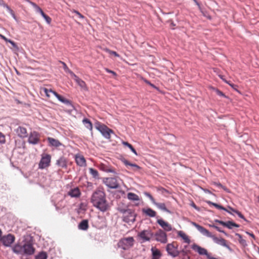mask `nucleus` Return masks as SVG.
Returning <instances> with one entry per match:
<instances>
[{
    "label": "nucleus",
    "mask_w": 259,
    "mask_h": 259,
    "mask_svg": "<svg viewBox=\"0 0 259 259\" xmlns=\"http://www.w3.org/2000/svg\"><path fill=\"white\" fill-rule=\"evenodd\" d=\"M103 182L108 187L111 189H116L119 187V184L115 178H105Z\"/></svg>",
    "instance_id": "9d476101"
},
{
    "label": "nucleus",
    "mask_w": 259,
    "mask_h": 259,
    "mask_svg": "<svg viewBox=\"0 0 259 259\" xmlns=\"http://www.w3.org/2000/svg\"><path fill=\"white\" fill-rule=\"evenodd\" d=\"M6 142L5 136L1 132H0V143L4 144Z\"/></svg>",
    "instance_id": "c03bdc74"
},
{
    "label": "nucleus",
    "mask_w": 259,
    "mask_h": 259,
    "mask_svg": "<svg viewBox=\"0 0 259 259\" xmlns=\"http://www.w3.org/2000/svg\"><path fill=\"white\" fill-rule=\"evenodd\" d=\"M71 74L73 79L81 89H82L84 91H88L87 85L85 82L83 80L79 78L77 75H76L74 73H73L72 72H71Z\"/></svg>",
    "instance_id": "dca6fc26"
},
{
    "label": "nucleus",
    "mask_w": 259,
    "mask_h": 259,
    "mask_svg": "<svg viewBox=\"0 0 259 259\" xmlns=\"http://www.w3.org/2000/svg\"><path fill=\"white\" fill-rule=\"evenodd\" d=\"M120 212L122 213V220L127 223H133L136 220V214L132 209H121Z\"/></svg>",
    "instance_id": "f03ea898"
},
{
    "label": "nucleus",
    "mask_w": 259,
    "mask_h": 259,
    "mask_svg": "<svg viewBox=\"0 0 259 259\" xmlns=\"http://www.w3.org/2000/svg\"><path fill=\"white\" fill-rule=\"evenodd\" d=\"M122 162L126 166H131L132 167H133L135 168L136 170L140 169V167L137 164L135 163H132L130 162L128 160L126 159H123L122 160Z\"/></svg>",
    "instance_id": "7c9ffc66"
},
{
    "label": "nucleus",
    "mask_w": 259,
    "mask_h": 259,
    "mask_svg": "<svg viewBox=\"0 0 259 259\" xmlns=\"http://www.w3.org/2000/svg\"><path fill=\"white\" fill-rule=\"evenodd\" d=\"M7 10L9 11V12H10V13L11 14V15L13 16V17L14 18H16V17H15V15L14 14V11L8 6V5H6V6Z\"/></svg>",
    "instance_id": "09e8293b"
},
{
    "label": "nucleus",
    "mask_w": 259,
    "mask_h": 259,
    "mask_svg": "<svg viewBox=\"0 0 259 259\" xmlns=\"http://www.w3.org/2000/svg\"><path fill=\"white\" fill-rule=\"evenodd\" d=\"M30 4L33 6V7L35 9V11L37 12L40 13V12H41L42 9L38 6H37L35 3H34L33 2H30Z\"/></svg>",
    "instance_id": "79ce46f5"
},
{
    "label": "nucleus",
    "mask_w": 259,
    "mask_h": 259,
    "mask_svg": "<svg viewBox=\"0 0 259 259\" xmlns=\"http://www.w3.org/2000/svg\"><path fill=\"white\" fill-rule=\"evenodd\" d=\"M24 252L27 254H32L34 252V248L31 244H25L23 246Z\"/></svg>",
    "instance_id": "5701e85b"
},
{
    "label": "nucleus",
    "mask_w": 259,
    "mask_h": 259,
    "mask_svg": "<svg viewBox=\"0 0 259 259\" xmlns=\"http://www.w3.org/2000/svg\"><path fill=\"white\" fill-rule=\"evenodd\" d=\"M122 144L125 145V146H127L131 150V151L134 153H135L136 155H138L136 150L134 149V148L133 147V146L128 143V142H122Z\"/></svg>",
    "instance_id": "c9c22d12"
},
{
    "label": "nucleus",
    "mask_w": 259,
    "mask_h": 259,
    "mask_svg": "<svg viewBox=\"0 0 259 259\" xmlns=\"http://www.w3.org/2000/svg\"><path fill=\"white\" fill-rule=\"evenodd\" d=\"M207 203L209 205H213L215 207H216L217 208H218V209H223V210H225L226 211L231 213L230 211H229L227 209L225 208V207H224L222 205H219L217 203H213V202H212L210 201H207Z\"/></svg>",
    "instance_id": "473e14b6"
},
{
    "label": "nucleus",
    "mask_w": 259,
    "mask_h": 259,
    "mask_svg": "<svg viewBox=\"0 0 259 259\" xmlns=\"http://www.w3.org/2000/svg\"><path fill=\"white\" fill-rule=\"evenodd\" d=\"M224 80L225 81V82H226L227 83H228L230 86H231L233 89H235V90H237V85H235L232 83H231L230 81H228L226 80Z\"/></svg>",
    "instance_id": "a18cd8bd"
},
{
    "label": "nucleus",
    "mask_w": 259,
    "mask_h": 259,
    "mask_svg": "<svg viewBox=\"0 0 259 259\" xmlns=\"http://www.w3.org/2000/svg\"><path fill=\"white\" fill-rule=\"evenodd\" d=\"M215 92H216V94L220 96L225 97V94L222 91H221L218 89H217L215 90Z\"/></svg>",
    "instance_id": "3c124183"
},
{
    "label": "nucleus",
    "mask_w": 259,
    "mask_h": 259,
    "mask_svg": "<svg viewBox=\"0 0 259 259\" xmlns=\"http://www.w3.org/2000/svg\"><path fill=\"white\" fill-rule=\"evenodd\" d=\"M96 128L101 132L105 138L108 139H110L111 134H114V132L112 130L109 128L106 125L101 123H97L96 125Z\"/></svg>",
    "instance_id": "7ed1b4c3"
},
{
    "label": "nucleus",
    "mask_w": 259,
    "mask_h": 259,
    "mask_svg": "<svg viewBox=\"0 0 259 259\" xmlns=\"http://www.w3.org/2000/svg\"><path fill=\"white\" fill-rule=\"evenodd\" d=\"M89 228L88 221L87 220L82 221L78 225V228L82 230H87Z\"/></svg>",
    "instance_id": "c85d7f7f"
},
{
    "label": "nucleus",
    "mask_w": 259,
    "mask_h": 259,
    "mask_svg": "<svg viewBox=\"0 0 259 259\" xmlns=\"http://www.w3.org/2000/svg\"><path fill=\"white\" fill-rule=\"evenodd\" d=\"M178 236L181 237L185 243L189 244L190 243V240L189 236L183 231H178L177 232Z\"/></svg>",
    "instance_id": "a878e982"
},
{
    "label": "nucleus",
    "mask_w": 259,
    "mask_h": 259,
    "mask_svg": "<svg viewBox=\"0 0 259 259\" xmlns=\"http://www.w3.org/2000/svg\"><path fill=\"white\" fill-rule=\"evenodd\" d=\"M153 235V233L149 229L143 230L138 235L143 242L149 241Z\"/></svg>",
    "instance_id": "6e6552de"
},
{
    "label": "nucleus",
    "mask_w": 259,
    "mask_h": 259,
    "mask_svg": "<svg viewBox=\"0 0 259 259\" xmlns=\"http://www.w3.org/2000/svg\"><path fill=\"white\" fill-rule=\"evenodd\" d=\"M171 25L172 26H175V24H174V23H173V22H172V23H171Z\"/></svg>",
    "instance_id": "338daca9"
},
{
    "label": "nucleus",
    "mask_w": 259,
    "mask_h": 259,
    "mask_svg": "<svg viewBox=\"0 0 259 259\" xmlns=\"http://www.w3.org/2000/svg\"><path fill=\"white\" fill-rule=\"evenodd\" d=\"M134 238L133 237H128L120 239L118 243V246L124 250H127L134 245Z\"/></svg>",
    "instance_id": "20e7f679"
},
{
    "label": "nucleus",
    "mask_w": 259,
    "mask_h": 259,
    "mask_svg": "<svg viewBox=\"0 0 259 259\" xmlns=\"http://www.w3.org/2000/svg\"><path fill=\"white\" fill-rule=\"evenodd\" d=\"M220 224L227 227L229 229H232L233 227H239V225L231 221L224 222L222 221H217Z\"/></svg>",
    "instance_id": "b1692460"
},
{
    "label": "nucleus",
    "mask_w": 259,
    "mask_h": 259,
    "mask_svg": "<svg viewBox=\"0 0 259 259\" xmlns=\"http://www.w3.org/2000/svg\"><path fill=\"white\" fill-rule=\"evenodd\" d=\"M146 195L150 198V199L153 202L154 204L155 203L154 198L151 194L149 193H146Z\"/></svg>",
    "instance_id": "5fc2aeb1"
},
{
    "label": "nucleus",
    "mask_w": 259,
    "mask_h": 259,
    "mask_svg": "<svg viewBox=\"0 0 259 259\" xmlns=\"http://www.w3.org/2000/svg\"><path fill=\"white\" fill-rule=\"evenodd\" d=\"M62 63H63V65H64V68H67V66H66V64H65V63L62 62Z\"/></svg>",
    "instance_id": "69168bd1"
},
{
    "label": "nucleus",
    "mask_w": 259,
    "mask_h": 259,
    "mask_svg": "<svg viewBox=\"0 0 259 259\" xmlns=\"http://www.w3.org/2000/svg\"><path fill=\"white\" fill-rule=\"evenodd\" d=\"M192 206H193L195 208L197 209V206H196V205H195L194 203H193Z\"/></svg>",
    "instance_id": "0e129e2a"
},
{
    "label": "nucleus",
    "mask_w": 259,
    "mask_h": 259,
    "mask_svg": "<svg viewBox=\"0 0 259 259\" xmlns=\"http://www.w3.org/2000/svg\"><path fill=\"white\" fill-rule=\"evenodd\" d=\"M155 205L159 209L168 212L169 211L166 207L165 204L164 203H155Z\"/></svg>",
    "instance_id": "f704fd0d"
},
{
    "label": "nucleus",
    "mask_w": 259,
    "mask_h": 259,
    "mask_svg": "<svg viewBox=\"0 0 259 259\" xmlns=\"http://www.w3.org/2000/svg\"><path fill=\"white\" fill-rule=\"evenodd\" d=\"M212 227L213 228H214L215 229H217L219 232H222V233H224L226 234V233H225V232L223 230H222L220 228H219V227H217L216 226H214V225H213Z\"/></svg>",
    "instance_id": "4d7b16f0"
},
{
    "label": "nucleus",
    "mask_w": 259,
    "mask_h": 259,
    "mask_svg": "<svg viewBox=\"0 0 259 259\" xmlns=\"http://www.w3.org/2000/svg\"><path fill=\"white\" fill-rule=\"evenodd\" d=\"M152 259H160L162 256V253L159 249L155 247L151 248Z\"/></svg>",
    "instance_id": "412c9836"
},
{
    "label": "nucleus",
    "mask_w": 259,
    "mask_h": 259,
    "mask_svg": "<svg viewBox=\"0 0 259 259\" xmlns=\"http://www.w3.org/2000/svg\"><path fill=\"white\" fill-rule=\"evenodd\" d=\"M56 164L61 167L64 168L67 167V161L66 159L61 157L59 159H58L56 161Z\"/></svg>",
    "instance_id": "cd10ccee"
},
{
    "label": "nucleus",
    "mask_w": 259,
    "mask_h": 259,
    "mask_svg": "<svg viewBox=\"0 0 259 259\" xmlns=\"http://www.w3.org/2000/svg\"><path fill=\"white\" fill-rule=\"evenodd\" d=\"M235 236L238 237V241L240 244H241L243 246H247L246 240L242 238L241 235H240L239 233H236Z\"/></svg>",
    "instance_id": "72a5a7b5"
},
{
    "label": "nucleus",
    "mask_w": 259,
    "mask_h": 259,
    "mask_svg": "<svg viewBox=\"0 0 259 259\" xmlns=\"http://www.w3.org/2000/svg\"><path fill=\"white\" fill-rule=\"evenodd\" d=\"M192 224L203 235L211 238L213 235L203 227L197 224L195 222H192Z\"/></svg>",
    "instance_id": "4468645a"
},
{
    "label": "nucleus",
    "mask_w": 259,
    "mask_h": 259,
    "mask_svg": "<svg viewBox=\"0 0 259 259\" xmlns=\"http://www.w3.org/2000/svg\"><path fill=\"white\" fill-rule=\"evenodd\" d=\"M146 195L150 198V199L153 202L154 204L155 203L154 198L151 194L149 193H146Z\"/></svg>",
    "instance_id": "864d4df0"
},
{
    "label": "nucleus",
    "mask_w": 259,
    "mask_h": 259,
    "mask_svg": "<svg viewBox=\"0 0 259 259\" xmlns=\"http://www.w3.org/2000/svg\"><path fill=\"white\" fill-rule=\"evenodd\" d=\"M0 37H1V38H2L3 40H4L6 42H10L13 47H15L16 45H15V43L10 40V39H8L7 38H6L5 36H4L2 34H0Z\"/></svg>",
    "instance_id": "ea45409f"
},
{
    "label": "nucleus",
    "mask_w": 259,
    "mask_h": 259,
    "mask_svg": "<svg viewBox=\"0 0 259 259\" xmlns=\"http://www.w3.org/2000/svg\"><path fill=\"white\" fill-rule=\"evenodd\" d=\"M43 91H44L45 94H46V95L48 97H50V93H51L53 94L56 97V98L61 102H62L67 105H71L70 101H69V100H68L67 99L64 98L61 95H59L57 92L53 91L51 89H48L47 88H44Z\"/></svg>",
    "instance_id": "0eeeda50"
},
{
    "label": "nucleus",
    "mask_w": 259,
    "mask_h": 259,
    "mask_svg": "<svg viewBox=\"0 0 259 259\" xmlns=\"http://www.w3.org/2000/svg\"><path fill=\"white\" fill-rule=\"evenodd\" d=\"M104 50L106 52H107V53H109V54H110L111 55H114L116 57H119V55L116 52L113 51H111V50H109L108 48H105V49H104Z\"/></svg>",
    "instance_id": "a19ab883"
},
{
    "label": "nucleus",
    "mask_w": 259,
    "mask_h": 259,
    "mask_svg": "<svg viewBox=\"0 0 259 259\" xmlns=\"http://www.w3.org/2000/svg\"><path fill=\"white\" fill-rule=\"evenodd\" d=\"M15 237L14 235L9 234L2 237L0 241H2L3 244L6 246H10L15 241Z\"/></svg>",
    "instance_id": "9b49d317"
},
{
    "label": "nucleus",
    "mask_w": 259,
    "mask_h": 259,
    "mask_svg": "<svg viewBox=\"0 0 259 259\" xmlns=\"http://www.w3.org/2000/svg\"><path fill=\"white\" fill-rule=\"evenodd\" d=\"M44 18L46 20V22L48 23V24H50L51 21H52V19L49 17L48 16V15H46Z\"/></svg>",
    "instance_id": "8fccbe9b"
},
{
    "label": "nucleus",
    "mask_w": 259,
    "mask_h": 259,
    "mask_svg": "<svg viewBox=\"0 0 259 259\" xmlns=\"http://www.w3.org/2000/svg\"><path fill=\"white\" fill-rule=\"evenodd\" d=\"M82 122L87 128L89 129L91 131H92L93 124L89 119L84 118L83 119Z\"/></svg>",
    "instance_id": "2f4dec72"
},
{
    "label": "nucleus",
    "mask_w": 259,
    "mask_h": 259,
    "mask_svg": "<svg viewBox=\"0 0 259 259\" xmlns=\"http://www.w3.org/2000/svg\"><path fill=\"white\" fill-rule=\"evenodd\" d=\"M14 251L16 253H18L19 251L17 250V247H15V248L13 249Z\"/></svg>",
    "instance_id": "052dcab7"
},
{
    "label": "nucleus",
    "mask_w": 259,
    "mask_h": 259,
    "mask_svg": "<svg viewBox=\"0 0 259 259\" xmlns=\"http://www.w3.org/2000/svg\"><path fill=\"white\" fill-rule=\"evenodd\" d=\"M218 185L219 186H222V185L221 184H218Z\"/></svg>",
    "instance_id": "774afa93"
},
{
    "label": "nucleus",
    "mask_w": 259,
    "mask_h": 259,
    "mask_svg": "<svg viewBox=\"0 0 259 259\" xmlns=\"http://www.w3.org/2000/svg\"><path fill=\"white\" fill-rule=\"evenodd\" d=\"M145 81L148 84H150L151 83V82L150 81H149L148 80H145Z\"/></svg>",
    "instance_id": "680f3d73"
},
{
    "label": "nucleus",
    "mask_w": 259,
    "mask_h": 259,
    "mask_svg": "<svg viewBox=\"0 0 259 259\" xmlns=\"http://www.w3.org/2000/svg\"><path fill=\"white\" fill-rule=\"evenodd\" d=\"M90 173L93 176L94 178H97L99 176L98 171L93 168H89Z\"/></svg>",
    "instance_id": "e433bc0d"
},
{
    "label": "nucleus",
    "mask_w": 259,
    "mask_h": 259,
    "mask_svg": "<svg viewBox=\"0 0 259 259\" xmlns=\"http://www.w3.org/2000/svg\"><path fill=\"white\" fill-rule=\"evenodd\" d=\"M68 195L73 198H78L81 195V191L78 187L71 189L68 192Z\"/></svg>",
    "instance_id": "a211bd4d"
},
{
    "label": "nucleus",
    "mask_w": 259,
    "mask_h": 259,
    "mask_svg": "<svg viewBox=\"0 0 259 259\" xmlns=\"http://www.w3.org/2000/svg\"><path fill=\"white\" fill-rule=\"evenodd\" d=\"M191 248L195 251L197 252L200 255H205L206 256L209 254L207 250L204 248H202L201 246L197 245L196 244H193Z\"/></svg>",
    "instance_id": "f3484780"
},
{
    "label": "nucleus",
    "mask_w": 259,
    "mask_h": 259,
    "mask_svg": "<svg viewBox=\"0 0 259 259\" xmlns=\"http://www.w3.org/2000/svg\"><path fill=\"white\" fill-rule=\"evenodd\" d=\"M142 212L150 217H154L156 214V211L150 208H143Z\"/></svg>",
    "instance_id": "bb28decb"
},
{
    "label": "nucleus",
    "mask_w": 259,
    "mask_h": 259,
    "mask_svg": "<svg viewBox=\"0 0 259 259\" xmlns=\"http://www.w3.org/2000/svg\"><path fill=\"white\" fill-rule=\"evenodd\" d=\"M228 208H229V209L230 210H231V211H233L234 212L236 213V214H238V215L240 218L243 219V220H245V218H244V217L243 216V214H242L240 211H238V210H237L234 209V208H232V207H229Z\"/></svg>",
    "instance_id": "4c0bfd02"
},
{
    "label": "nucleus",
    "mask_w": 259,
    "mask_h": 259,
    "mask_svg": "<svg viewBox=\"0 0 259 259\" xmlns=\"http://www.w3.org/2000/svg\"><path fill=\"white\" fill-rule=\"evenodd\" d=\"M105 70L108 73H112L114 76L116 75V73L112 70H111L108 68H105Z\"/></svg>",
    "instance_id": "6e6d98bb"
},
{
    "label": "nucleus",
    "mask_w": 259,
    "mask_h": 259,
    "mask_svg": "<svg viewBox=\"0 0 259 259\" xmlns=\"http://www.w3.org/2000/svg\"><path fill=\"white\" fill-rule=\"evenodd\" d=\"M213 241L217 244H218L220 245H222L224 247H226L229 250H231V247L227 244V241L223 238H218L216 237L215 235L212 236L211 237Z\"/></svg>",
    "instance_id": "f8f14e48"
},
{
    "label": "nucleus",
    "mask_w": 259,
    "mask_h": 259,
    "mask_svg": "<svg viewBox=\"0 0 259 259\" xmlns=\"http://www.w3.org/2000/svg\"><path fill=\"white\" fill-rule=\"evenodd\" d=\"M51 161V156L49 154L43 153L38 163V168L42 169L48 167L50 165Z\"/></svg>",
    "instance_id": "423d86ee"
},
{
    "label": "nucleus",
    "mask_w": 259,
    "mask_h": 259,
    "mask_svg": "<svg viewBox=\"0 0 259 259\" xmlns=\"http://www.w3.org/2000/svg\"><path fill=\"white\" fill-rule=\"evenodd\" d=\"M157 222L165 231L168 232L172 230L171 226L164 220L159 219Z\"/></svg>",
    "instance_id": "aec40b11"
},
{
    "label": "nucleus",
    "mask_w": 259,
    "mask_h": 259,
    "mask_svg": "<svg viewBox=\"0 0 259 259\" xmlns=\"http://www.w3.org/2000/svg\"><path fill=\"white\" fill-rule=\"evenodd\" d=\"M7 10L9 11V12H10V13L11 14V15L13 16V17L14 18H16V17H15V15L14 14V11L8 6V5H6V6Z\"/></svg>",
    "instance_id": "49530a36"
},
{
    "label": "nucleus",
    "mask_w": 259,
    "mask_h": 259,
    "mask_svg": "<svg viewBox=\"0 0 259 259\" xmlns=\"http://www.w3.org/2000/svg\"><path fill=\"white\" fill-rule=\"evenodd\" d=\"M39 13L41 14V15L43 17H44L46 15V14L43 12V11H42H42H41V12H40Z\"/></svg>",
    "instance_id": "bf43d9fd"
},
{
    "label": "nucleus",
    "mask_w": 259,
    "mask_h": 259,
    "mask_svg": "<svg viewBox=\"0 0 259 259\" xmlns=\"http://www.w3.org/2000/svg\"><path fill=\"white\" fill-rule=\"evenodd\" d=\"M155 240L161 243H166L167 241V237L166 233L161 229H159L153 235Z\"/></svg>",
    "instance_id": "1a4fd4ad"
},
{
    "label": "nucleus",
    "mask_w": 259,
    "mask_h": 259,
    "mask_svg": "<svg viewBox=\"0 0 259 259\" xmlns=\"http://www.w3.org/2000/svg\"><path fill=\"white\" fill-rule=\"evenodd\" d=\"M75 159L77 165L81 167L86 166V160L83 156L76 154L75 156Z\"/></svg>",
    "instance_id": "6ab92c4d"
},
{
    "label": "nucleus",
    "mask_w": 259,
    "mask_h": 259,
    "mask_svg": "<svg viewBox=\"0 0 259 259\" xmlns=\"http://www.w3.org/2000/svg\"><path fill=\"white\" fill-rule=\"evenodd\" d=\"M47 140L49 143V145L51 146L58 147L61 145V143L59 140L53 138L48 137Z\"/></svg>",
    "instance_id": "393cba45"
},
{
    "label": "nucleus",
    "mask_w": 259,
    "mask_h": 259,
    "mask_svg": "<svg viewBox=\"0 0 259 259\" xmlns=\"http://www.w3.org/2000/svg\"><path fill=\"white\" fill-rule=\"evenodd\" d=\"M47 254L45 252L39 253L36 256V259H47Z\"/></svg>",
    "instance_id": "58836bf2"
},
{
    "label": "nucleus",
    "mask_w": 259,
    "mask_h": 259,
    "mask_svg": "<svg viewBox=\"0 0 259 259\" xmlns=\"http://www.w3.org/2000/svg\"><path fill=\"white\" fill-rule=\"evenodd\" d=\"M192 224L203 235L211 238L213 235L203 227L197 224L195 222H192Z\"/></svg>",
    "instance_id": "2eb2a0df"
},
{
    "label": "nucleus",
    "mask_w": 259,
    "mask_h": 259,
    "mask_svg": "<svg viewBox=\"0 0 259 259\" xmlns=\"http://www.w3.org/2000/svg\"><path fill=\"white\" fill-rule=\"evenodd\" d=\"M28 142L32 144H37L40 141V136L36 132H31L28 138Z\"/></svg>",
    "instance_id": "ddd939ff"
},
{
    "label": "nucleus",
    "mask_w": 259,
    "mask_h": 259,
    "mask_svg": "<svg viewBox=\"0 0 259 259\" xmlns=\"http://www.w3.org/2000/svg\"><path fill=\"white\" fill-rule=\"evenodd\" d=\"M178 245L176 242L168 243L166 246V250L168 255L176 257L179 255L180 251L178 249Z\"/></svg>",
    "instance_id": "39448f33"
},
{
    "label": "nucleus",
    "mask_w": 259,
    "mask_h": 259,
    "mask_svg": "<svg viewBox=\"0 0 259 259\" xmlns=\"http://www.w3.org/2000/svg\"><path fill=\"white\" fill-rule=\"evenodd\" d=\"M100 169L103 170H104V171H106V172H112L113 171V170L111 169L107 168L104 164H101L100 165Z\"/></svg>",
    "instance_id": "37998d69"
},
{
    "label": "nucleus",
    "mask_w": 259,
    "mask_h": 259,
    "mask_svg": "<svg viewBox=\"0 0 259 259\" xmlns=\"http://www.w3.org/2000/svg\"><path fill=\"white\" fill-rule=\"evenodd\" d=\"M91 202L93 206L100 211L105 212L109 208L108 203L106 199L104 191L100 189H97L92 194Z\"/></svg>",
    "instance_id": "f257e3e1"
},
{
    "label": "nucleus",
    "mask_w": 259,
    "mask_h": 259,
    "mask_svg": "<svg viewBox=\"0 0 259 259\" xmlns=\"http://www.w3.org/2000/svg\"><path fill=\"white\" fill-rule=\"evenodd\" d=\"M75 14H76L80 18L83 19L84 18V16L80 13L79 12L74 10L73 12Z\"/></svg>",
    "instance_id": "603ef678"
},
{
    "label": "nucleus",
    "mask_w": 259,
    "mask_h": 259,
    "mask_svg": "<svg viewBox=\"0 0 259 259\" xmlns=\"http://www.w3.org/2000/svg\"><path fill=\"white\" fill-rule=\"evenodd\" d=\"M149 85L154 88H156V87L153 84H152L151 83Z\"/></svg>",
    "instance_id": "e2e57ef3"
},
{
    "label": "nucleus",
    "mask_w": 259,
    "mask_h": 259,
    "mask_svg": "<svg viewBox=\"0 0 259 259\" xmlns=\"http://www.w3.org/2000/svg\"><path fill=\"white\" fill-rule=\"evenodd\" d=\"M7 10L9 11V12H10V13L11 14V15L13 16V17L14 18H16V17H15V15L14 14V11L8 6V5H6V6Z\"/></svg>",
    "instance_id": "de8ad7c7"
},
{
    "label": "nucleus",
    "mask_w": 259,
    "mask_h": 259,
    "mask_svg": "<svg viewBox=\"0 0 259 259\" xmlns=\"http://www.w3.org/2000/svg\"><path fill=\"white\" fill-rule=\"evenodd\" d=\"M127 198L132 201H139L140 198L139 196L134 193L129 192L127 194Z\"/></svg>",
    "instance_id": "c756f323"
},
{
    "label": "nucleus",
    "mask_w": 259,
    "mask_h": 259,
    "mask_svg": "<svg viewBox=\"0 0 259 259\" xmlns=\"http://www.w3.org/2000/svg\"><path fill=\"white\" fill-rule=\"evenodd\" d=\"M246 233L251 236L253 238H255V236L252 233H250L248 232H246Z\"/></svg>",
    "instance_id": "13d9d810"
},
{
    "label": "nucleus",
    "mask_w": 259,
    "mask_h": 259,
    "mask_svg": "<svg viewBox=\"0 0 259 259\" xmlns=\"http://www.w3.org/2000/svg\"><path fill=\"white\" fill-rule=\"evenodd\" d=\"M18 136L21 138H24L27 137V132L26 128L22 126H19L16 130Z\"/></svg>",
    "instance_id": "4be33fe9"
}]
</instances>
